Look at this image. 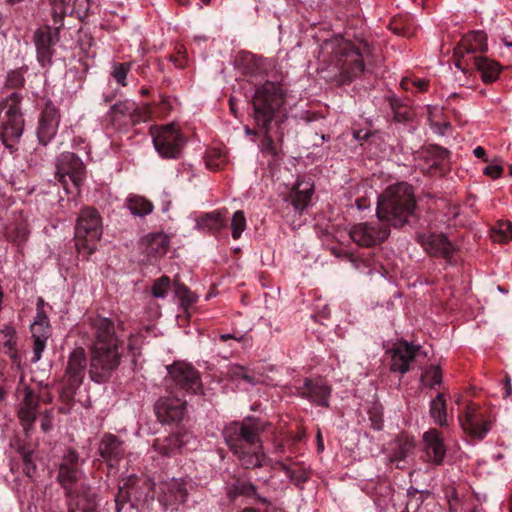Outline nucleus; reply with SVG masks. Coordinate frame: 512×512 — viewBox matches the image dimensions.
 <instances>
[{
    "label": "nucleus",
    "mask_w": 512,
    "mask_h": 512,
    "mask_svg": "<svg viewBox=\"0 0 512 512\" xmlns=\"http://www.w3.org/2000/svg\"><path fill=\"white\" fill-rule=\"evenodd\" d=\"M415 207L413 187L407 183H397L389 186L378 197L376 215L389 228H398L408 223Z\"/></svg>",
    "instance_id": "5"
},
{
    "label": "nucleus",
    "mask_w": 512,
    "mask_h": 512,
    "mask_svg": "<svg viewBox=\"0 0 512 512\" xmlns=\"http://www.w3.org/2000/svg\"><path fill=\"white\" fill-rule=\"evenodd\" d=\"M132 67L131 62H124V63H114L112 66V72L111 75L115 79V81L121 85L126 86V78L128 73L130 72Z\"/></svg>",
    "instance_id": "46"
},
{
    "label": "nucleus",
    "mask_w": 512,
    "mask_h": 512,
    "mask_svg": "<svg viewBox=\"0 0 512 512\" xmlns=\"http://www.w3.org/2000/svg\"><path fill=\"white\" fill-rule=\"evenodd\" d=\"M87 370V357L84 348L74 349L68 357L65 369L64 381L66 387L64 393L72 397L77 388L83 383Z\"/></svg>",
    "instance_id": "13"
},
{
    "label": "nucleus",
    "mask_w": 512,
    "mask_h": 512,
    "mask_svg": "<svg viewBox=\"0 0 512 512\" xmlns=\"http://www.w3.org/2000/svg\"><path fill=\"white\" fill-rule=\"evenodd\" d=\"M227 377L234 382H244L250 386H255L262 381V375L249 369L248 367L233 364L227 370Z\"/></svg>",
    "instance_id": "30"
},
{
    "label": "nucleus",
    "mask_w": 512,
    "mask_h": 512,
    "mask_svg": "<svg viewBox=\"0 0 512 512\" xmlns=\"http://www.w3.org/2000/svg\"><path fill=\"white\" fill-rule=\"evenodd\" d=\"M1 334L3 335L5 341L16 339V330L14 327L10 325H6L1 329Z\"/></svg>",
    "instance_id": "59"
},
{
    "label": "nucleus",
    "mask_w": 512,
    "mask_h": 512,
    "mask_svg": "<svg viewBox=\"0 0 512 512\" xmlns=\"http://www.w3.org/2000/svg\"><path fill=\"white\" fill-rule=\"evenodd\" d=\"M493 238L498 242H508L512 239V223L510 221H499L493 229Z\"/></svg>",
    "instance_id": "45"
},
{
    "label": "nucleus",
    "mask_w": 512,
    "mask_h": 512,
    "mask_svg": "<svg viewBox=\"0 0 512 512\" xmlns=\"http://www.w3.org/2000/svg\"><path fill=\"white\" fill-rule=\"evenodd\" d=\"M84 460H81L75 450H68L60 463L57 480L65 489L67 495L72 494V486L76 483L83 472L81 466Z\"/></svg>",
    "instance_id": "16"
},
{
    "label": "nucleus",
    "mask_w": 512,
    "mask_h": 512,
    "mask_svg": "<svg viewBox=\"0 0 512 512\" xmlns=\"http://www.w3.org/2000/svg\"><path fill=\"white\" fill-rule=\"evenodd\" d=\"M331 252L336 257L351 262L356 270L367 274L371 273V270L369 269L370 262L368 260L360 259L348 251L339 250L337 248H332Z\"/></svg>",
    "instance_id": "41"
},
{
    "label": "nucleus",
    "mask_w": 512,
    "mask_h": 512,
    "mask_svg": "<svg viewBox=\"0 0 512 512\" xmlns=\"http://www.w3.org/2000/svg\"><path fill=\"white\" fill-rule=\"evenodd\" d=\"M321 48L322 54L328 56L324 78L337 85L348 84L361 75L375 52V47L365 39L353 42L340 36L325 40Z\"/></svg>",
    "instance_id": "1"
},
{
    "label": "nucleus",
    "mask_w": 512,
    "mask_h": 512,
    "mask_svg": "<svg viewBox=\"0 0 512 512\" xmlns=\"http://www.w3.org/2000/svg\"><path fill=\"white\" fill-rule=\"evenodd\" d=\"M418 240L432 256L448 259L453 253V245L442 234L420 235Z\"/></svg>",
    "instance_id": "26"
},
{
    "label": "nucleus",
    "mask_w": 512,
    "mask_h": 512,
    "mask_svg": "<svg viewBox=\"0 0 512 512\" xmlns=\"http://www.w3.org/2000/svg\"><path fill=\"white\" fill-rule=\"evenodd\" d=\"M27 68H19L10 71L7 74L5 85L9 88H20L25 83L24 74L26 73Z\"/></svg>",
    "instance_id": "50"
},
{
    "label": "nucleus",
    "mask_w": 512,
    "mask_h": 512,
    "mask_svg": "<svg viewBox=\"0 0 512 512\" xmlns=\"http://www.w3.org/2000/svg\"><path fill=\"white\" fill-rule=\"evenodd\" d=\"M226 214V209L206 213L198 219L197 225L213 233L219 232L226 227Z\"/></svg>",
    "instance_id": "35"
},
{
    "label": "nucleus",
    "mask_w": 512,
    "mask_h": 512,
    "mask_svg": "<svg viewBox=\"0 0 512 512\" xmlns=\"http://www.w3.org/2000/svg\"><path fill=\"white\" fill-rule=\"evenodd\" d=\"M186 403L177 392L160 397L154 406L158 420L167 424L180 422L185 415Z\"/></svg>",
    "instance_id": "15"
},
{
    "label": "nucleus",
    "mask_w": 512,
    "mask_h": 512,
    "mask_svg": "<svg viewBox=\"0 0 512 512\" xmlns=\"http://www.w3.org/2000/svg\"><path fill=\"white\" fill-rule=\"evenodd\" d=\"M473 64L481 73L482 80L485 83L494 82L502 70V66L498 62L485 56H473Z\"/></svg>",
    "instance_id": "29"
},
{
    "label": "nucleus",
    "mask_w": 512,
    "mask_h": 512,
    "mask_svg": "<svg viewBox=\"0 0 512 512\" xmlns=\"http://www.w3.org/2000/svg\"><path fill=\"white\" fill-rule=\"evenodd\" d=\"M449 152L441 147H432L426 151V158L430 160V167L438 168L448 157Z\"/></svg>",
    "instance_id": "49"
},
{
    "label": "nucleus",
    "mask_w": 512,
    "mask_h": 512,
    "mask_svg": "<svg viewBox=\"0 0 512 512\" xmlns=\"http://www.w3.org/2000/svg\"><path fill=\"white\" fill-rule=\"evenodd\" d=\"M98 451L105 462L114 467L124 456L123 441L116 435L106 433L99 442Z\"/></svg>",
    "instance_id": "24"
},
{
    "label": "nucleus",
    "mask_w": 512,
    "mask_h": 512,
    "mask_svg": "<svg viewBox=\"0 0 512 512\" xmlns=\"http://www.w3.org/2000/svg\"><path fill=\"white\" fill-rule=\"evenodd\" d=\"M254 120L258 128L264 133L263 150L277 154L272 137L269 135L271 122L277 117H286V92L280 83L265 82L256 89L252 101Z\"/></svg>",
    "instance_id": "4"
},
{
    "label": "nucleus",
    "mask_w": 512,
    "mask_h": 512,
    "mask_svg": "<svg viewBox=\"0 0 512 512\" xmlns=\"http://www.w3.org/2000/svg\"><path fill=\"white\" fill-rule=\"evenodd\" d=\"M315 191L314 182L311 179L297 180L288 195L284 198L286 204L283 209V217L295 224V217L301 216L309 207Z\"/></svg>",
    "instance_id": "10"
},
{
    "label": "nucleus",
    "mask_w": 512,
    "mask_h": 512,
    "mask_svg": "<svg viewBox=\"0 0 512 512\" xmlns=\"http://www.w3.org/2000/svg\"><path fill=\"white\" fill-rule=\"evenodd\" d=\"M138 340V337H130L128 342V349L133 353V355H136L139 348L136 346V341Z\"/></svg>",
    "instance_id": "64"
},
{
    "label": "nucleus",
    "mask_w": 512,
    "mask_h": 512,
    "mask_svg": "<svg viewBox=\"0 0 512 512\" xmlns=\"http://www.w3.org/2000/svg\"><path fill=\"white\" fill-rule=\"evenodd\" d=\"M389 29L403 37H412L416 32L414 20L408 14L394 17L389 23Z\"/></svg>",
    "instance_id": "37"
},
{
    "label": "nucleus",
    "mask_w": 512,
    "mask_h": 512,
    "mask_svg": "<svg viewBox=\"0 0 512 512\" xmlns=\"http://www.w3.org/2000/svg\"><path fill=\"white\" fill-rule=\"evenodd\" d=\"M174 293L180 300L181 306L185 309L192 306L197 301V296L190 291V289L180 282L179 276L176 275L173 280Z\"/></svg>",
    "instance_id": "40"
},
{
    "label": "nucleus",
    "mask_w": 512,
    "mask_h": 512,
    "mask_svg": "<svg viewBox=\"0 0 512 512\" xmlns=\"http://www.w3.org/2000/svg\"><path fill=\"white\" fill-rule=\"evenodd\" d=\"M414 448L415 443L413 438H410L407 435L398 436L395 440L390 461L392 463H396V468L403 469L404 465H402V462L406 459V457H408Z\"/></svg>",
    "instance_id": "31"
},
{
    "label": "nucleus",
    "mask_w": 512,
    "mask_h": 512,
    "mask_svg": "<svg viewBox=\"0 0 512 512\" xmlns=\"http://www.w3.org/2000/svg\"><path fill=\"white\" fill-rule=\"evenodd\" d=\"M147 254L153 257L164 256L169 248V237L164 233H153L146 237Z\"/></svg>",
    "instance_id": "36"
},
{
    "label": "nucleus",
    "mask_w": 512,
    "mask_h": 512,
    "mask_svg": "<svg viewBox=\"0 0 512 512\" xmlns=\"http://www.w3.org/2000/svg\"><path fill=\"white\" fill-rule=\"evenodd\" d=\"M512 394V386H511V379L509 376H506L504 379V394L503 397L507 398Z\"/></svg>",
    "instance_id": "63"
},
{
    "label": "nucleus",
    "mask_w": 512,
    "mask_h": 512,
    "mask_svg": "<svg viewBox=\"0 0 512 512\" xmlns=\"http://www.w3.org/2000/svg\"><path fill=\"white\" fill-rule=\"evenodd\" d=\"M51 4L52 18L54 23V30H57V33L60 32V29L64 25V18L67 14V7L65 0H49Z\"/></svg>",
    "instance_id": "43"
},
{
    "label": "nucleus",
    "mask_w": 512,
    "mask_h": 512,
    "mask_svg": "<svg viewBox=\"0 0 512 512\" xmlns=\"http://www.w3.org/2000/svg\"><path fill=\"white\" fill-rule=\"evenodd\" d=\"M55 177L62 184V186L66 190V192L70 193L69 182H71V180L68 178V175L63 174V173H58L56 171Z\"/></svg>",
    "instance_id": "60"
},
{
    "label": "nucleus",
    "mask_w": 512,
    "mask_h": 512,
    "mask_svg": "<svg viewBox=\"0 0 512 512\" xmlns=\"http://www.w3.org/2000/svg\"><path fill=\"white\" fill-rule=\"evenodd\" d=\"M57 172L68 175L74 187L79 188L85 179V166L74 153L64 152L57 160Z\"/></svg>",
    "instance_id": "22"
},
{
    "label": "nucleus",
    "mask_w": 512,
    "mask_h": 512,
    "mask_svg": "<svg viewBox=\"0 0 512 512\" xmlns=\"http://www.w3.org/2000/svg\"><path fill=\"white\" fill-rule=\"evenodd\" d=\"M420 346H416L402 341L391 350V364L390 370L392 372H399L405 374L410 369V363L414 361Z\"/></svg>",
    "instance_id": "23"
},
{
    "label": "nucleus",
    "mask_w": 512,
    "mask_h": 512,
    "mask_svg": "<svg viewBox=\"0 0 512 512\" xmlns=\"http://www.w3.org/2000/svg\"><path fill=\"white\" fill-rule=\"evenodd\" d=\"M459 421L464 432L477 440H482L491 429V422L474 403L466 406L464 413L459 416Z\"/></svg>",
    "instance_id": "14"
},
{
    "label": "nucleus",
    "mask_w": 512,
    "mask_h": 512,
    "mask_svg": "<svg viewBox=\"0 0 512 512\" xmlns=\"http://www.w3.org/2000/svg\"><path fill=\"white\" fill-rule=\"evenodd\" d=\"M32 338L41 337V335L50 337V326L49 324H41L39 322H33L31 324Z\"/></svg>",
    "instance_id": "54"
},
{
    "label": "nucleus",
    "mask_w": 512,
    "mask_h": 512,
    "mask_svg": "<svg viewBox=\"0 0 512 512\" xmlns=\"http://www.w3.org/2000/svg\"><path fill=\"white\" fill-rule=\"evenodd\" d=\"M401 86L408 90L411 86L416 87L419 91L423 92L426 91L428 88V81L427 80H410V79H403L401 81Z\"/></svg>",
    "instance_id": "55"
},
{
    "label": "nucleus",
    "mask_w": 512,
    "mask_h": 512,
    "mask_svg": "<svg viewBox=\"0 0 512 512\" xmlns=\"http://www.w3.org/2000/svg\"><path fill=\"white\" fill-rule=\"evenodd\" d=\"M267 423L259 418L246 417L241 422H232L223 430L225 443L245 469L259 468L267 464L260 434Z\"/></svg>",
    "instance_id": "3"
},
{
    "label": "nucleus",
    "mask_w": 512,
    "mask_h": 512,
    "mask_svg": "<svg viewBox=\"0 0 512 512\" xmlns=\"http://www.w3.org/2000/svg\"><path fill=\"white\" fill-rule=\"evenodd\" d=\"M102 234L103 220L100 212L92 206L81 208L75 225V246L78 252L85 256L93 254Z\"/></svg>",
    "instance_id": "7"
},
{
    "label": "nucleus",
    "mask_w": 512,
    "mask_h": 512,
    "mask_svg": "<svg viewBox=\"0 0 512 512\" xmlns=\"http://www.w3.org/2000/svg\"><path fill=\"white\" fill-rule=\"evenodd\" d=\"M171 287V280L164 275L153 282L151 292L155 298H164Z\"/></svg>",
    "instance_id": "48"
},
{
    "label": "nucleus",
    "mask_w": 512,
    "mask_h": 512,
    "mask_svg": "<svg viewBox=\"0 0 512 512\" xmlns=\"http://www.w3.org/2000/svg\"><path fill=\"white\" fill-rule=\"evenodd\" d=\"M502 172H503L502 165L499 163H496V162H492L491 164L486 166L484 169V174L493 179L499 178L501 176Z\"/></svg>",
    "instance_id": "56"
},
{
    "label": "nucleus",
    "mask_w": 512,
    "mask_h": 512,
    "mask_svg": "<svg viewBox=\"0 0 512 512\" xmlns=\"http://www.w3.org/2000/svg\"><path fill=\"white\" fill-rule=\"evenodd\" d=\"M22 99L20 93L13 92L0 101V141L11 153L17 150L24 131Z\"/></svg>",
    "instance_id": "6"
},
{
    "label": "nucleus",
    "mask_w": 512,
    "mask_h": 512,
    "mask_svg": "<svg viewBox=\"0 0 512 512\" xmlns=\"http://www.w3.org/2000/svg\"><path fill=\"white\" fill-rule=\"evenodd\" d=\"M168 378H166L167 390L169 394L174 390L197 393L201 388L200 376L198 371L185 362H175L167 367Z\"/></svg>",
    "instance_id": "11"
},
{
    "label": "nucleus",
    "mask_w": 512,
    "mask_h": 512,
    "mask_svg": "<svg viewBox=\"0 0 512 512\" xmlns=\"http://www.w3.org/2000/svg\"><path fill=\"white\" fill-rule=\"evenodd\" d=\"M424 458L429 464L439 466L446 457V446L442 433L436 428H430L423 434Z\"/></svg>",
    "instance_id": "21"
},
{
    "label": "nucleus",
    "mask_w": 512,
    "mask_h": 512,
    "mask_svg": "<svg viewBox=\"0 0 512 512\" xmlns=\"http://www.w3.org/2000/svg\"><path fill=\"white\" fill-rule=\"evenodd\" d=\"M59 41V33L48 25L36 29L33 35V42L36 48L37 61L42 67L52 63L54 55L53 46Z\"/></svg>",
    "instance_id": "18"
},
{
    "label": "nucleus",
    "mask_w": 512,
    "mask_h": 512,
    "mask_svg": "<svg viewBox=\"0 0 512 512\" xmlns=\"http://www.w3.org/2000/svg\"><path fill=\"white\" fill-rule=\"evenodd\" d=\"M296 392L316 406L329 407L332 388L323 378H305L303 384L296 387Z\"/></svg>",
    "instance_id": "17"
},
{
    "label": "nucleus",
    "mask_w": 512,
    "mask_h": 512,
    "mask_svg": "<svg viewBox=\"0 0 512 512\" xmlns=\"http://www.w3.org/2000/svg\"><path fill=\"white\" fill-rule=\"evenodd\" d=\"M127 207L135 216H146L153 211V204L142 196H131L127 199Z\"/></svg>",
    "instance_id": "38"
},
{
    "label": "nucleus",
    "mask_w": 512,
    "mask_h": 512,
    "mask_svg": "<svg viewBox=\"0 0 512 512\" xmlns=\"http://www.w3.org/2000/svg\"><path fill=\"white\" fill-rule=\"evenodd\" d=\"M111 110L114 117H117L118 115H130L133 122L145 120L146 117L150 114L149 105H145L142 115L140 109L136 107L135 103L130 101L116 103L112 106Z\"/></svg>",
    "instance_id": "34"
},
{
    "label": "nucleus",
    "mask_w": 512,
    "mask_h": 512,
    "mask_svg": "<svg viewBox=\"0 0 512 512\" xmlns=\"http://www.w3.org/2000/svg\"><path fill=\"white\" fill-rule=\"evenodd\" d=\"M89 323L93 337L89 375L93 382L102 384L112 378L120 365V341L111 319L101 316L90 317Z\"/></svg>",
    "instance_id": "2"
},
{
    "label": "nucleus",
    "mask_w": 512,
    "mask_h": 512,
    "mask_svg": "<svg viewBox=\"0 0 512 512\" xmlns=\"http://www.w3.org/2000/svg\"><path fill=\"white\" fill-rule=\"evenodd\" d=\"M229 339H234V340L240 342V341H242L244 339V336L243 335H237L235 333H233V334L227 333V334H221L220 335V340L222 342H226Z\"/></svg>",
    "instance_id": "62"
},
{
    "label": "nucleus",
    "mask_w": 512,
    "mask_h": 512,
    "mask_svg": "<svg viewBox=\"0 0 512 512\" xmlns=\"http://www.w3.org/2000/svg\"><path fill=\"white\" fill-rule=\"evenodd\" d=\"M195 488V483L188 478H171L159 483L156 496L163 512L178 511L186 504L188 496Z\"/></svg>",
    "instance_id": "8"
},
{
    "label": "nucleus",
    "mask_w": 512,
    "mask_h": 512,
    "mask_svg": "<svg viewBox=\"0 0 512 512\" xmlns=\"http://www.w3.org/2000/svg\"><path fill=\"white\" fill-rule=\"evenodd\" d=\"M421 383L429 388H434L442 383V372L438 365H431L421 375Z\"/></svg>",
    "instance_id": "44"
},
{
    "label": "nucleus",
    "mask_w": 512,
    "mask_h": 512,
    "mask_svg": "<svg viewBox=\"0 0 512 512\" xmlns=\"http://www.w3.org/2000/svg\"><path fill=\"white\" fill-rule=\"evenodd\" d=\"M5 354L14 362L19 363L16 339L6 340L3 343Z\"/></svg>",
    "instance_id": "53"
},
{
    "label": "nucleus",
    "mask_w": 512,
    "mask_h": 512,
    "mask_svg": "<svg viewBox=\"0 0 512 512\" xmlns=\"http://www.w3.org/2000/svg\"><path fill=\"white\" fill-rule=\"evenodd\" d=\"M73 495L74 498L70 503L68 512H97L98 495L94 488L81 485L78 490H72V494L70 496Z\"/></svg>",
    "instance_id": "25"
},
{
    "label": "nucleus",
    "mask_w": 512,
    "mask_h": 512,
    "mask_svg": "<svg viewBox=\"0 0 512 512\" xmlns=\"http://www.w3.org/2000/svg\"><path fill=\"white\" fill-rule=\"evenodd\" d=\"M47 340V336L44 335H41L40 338H33V357L31 359V362L36 363L41 359L42 353L46 347Z\"/></svg>",
    "instance_id": "52"
},
{
    "label": "nucleus",
    "mask_w": 512,
    "mask_h": 512,
    "mask_svg": "<svg viewBox=\"0 0 512 512\" xmlns=\"http://www.w3.org/2000/svg\"><path fill=\"white\" fill-rule=\"evenodd\" d=\"M430 495L428 490H418L415 487H410L407 490L408 501H412L414 512H417L424 500Z\"/></svg>",
    "instance_id": "51"
},
{
    "label": "nucleus",
    "mask_w": 512,
    "mask_h": 512,
    "mask_svg": "<svg viewBox=\"0 0 512 512\" xmlns=\"http://www.w3.org/2000/svg\"><path fill=\"white\" fill-rule=\"evenodd\" d=\"M349 235L354 243L361 247H373L384 242L390 235L389 225L377 218L376 221L363 222L351 227Z\"/></svg>",
    "instance_id": "12"
},
{
    "label": "nucleus",
    "mask_w": 512,
    "mask_h": 512,
    "mask_svg": "<svg viewBox=\"0 0 512 512\" xmlns=\"http://www.w3.org/2000/svg\"><path fill=\"white\" fill-rule=\"evenodd\" d=\"M29 230L25 222L11 224L6 228L5 236L8 241L20 246L26 242Z\"/></svg>",
    "instance_id": "39"
},
{
    "label": "nucleus",
    "mask_w": 512,
    "mask_h": 512,
    "mask_svg": "<svg viewBox=\"0 0 512 512\" xmlns=\"http://www.w3.org/2000/svg\"><path fill=\"white\" fill-rule=\"evenodd\" d=\"M191 442H195L192 433L188 431H177L163 438H156L152 448L163 457H171L182 451Z\"/></svg>",
    "instance_id": "19"
},
{
    "label": "nucleus",
    "mask_w": 512,
    "mask_h": 512,
    "mask_svg": "<svg viewBox=\"0 0 512 512\" xmlns=\"http://www.w3.org/2000/svg\"><path fill=\"white\" fill-rule=\"evenodd\" d=\"M429 415L433 422L440 427H447L448 411L447 400L444 393H438L429 404Z\"/></svg>",
    "instance_id": "32"
},
{
    "label": "nucleus",
    "mask_w": 512,
    "mask_h": 512,
    "mask_svg": "<svg viewBox=\"0 0 512 512\" xmlns=\"http://www.w3.org/2000/svg\"><path fill=\"white\" fill-rule=\"evenodd\" d=\"M153 145L162 158L180 157L186 138L175 123L166 124L151 130Z\"/></svg>",
    "instance_id": "9"
},
{
    "label": "nucleus",
    "mask_w": 512,
    "mask_h": 512,
    "mask_svg": "<svg viewBox=\"0 0 512 512\" xmlns=\"http://www.w3.org/2000/svg\"><path fill=\"white\" fill-rule=\"evenodd\" d=\"M273 467L274 468H279L281 469L282 471L285 472V474L290 478V479H295V475H294V471L284 462V461H275L274 464H273Z\"/></svg>",
    "instance_id": "58"
},
{
    "label": "nucleus",
    "mask_w": 512,
    "mask_h": 512,
    "mask_svg": "<svg viewBox=\"0 0 512 512\" xmlns=\"http://www.w3.org/2000/svg\"><path fill=\"white\" fill-rule=\"evenodd\" d=\"M228 494L231 498L238 496L252 497L256 495V486L249 481L237 479L229 487Z\"/></svg>",
    "instance_id": "42"
},
{
    "label": "nucleus",
    "mask_w": 512,
    "mask_h": 512,
    "mask_svg": "<svg viewBox=\"0 0 512 512\" xmlns=\"http://www.w3.org/2000/svg\"><path fill=\"white\" fill-rule=\"evenodd\" d=\"M230 226L233 239H239L246 229V218L242 210H238L233 214Z\"/></svg>",
    "instance_id": "47"
},
{
    "label": "nucleus",
    "mask_w": 512,
    "mask_h": 512,
    "mask_svg": "<svg viewBox=\"0 0 512 512\" xmlns=\"http://www.w3.org/2000/svg\"><path fill=\"white\" fill-rule=\"evenodd\" d=\"M139 479L135 475L128 476L123 480V484L119 486L115 496V510L121 512L126 506L133 507L131 503V492L137 486Z\"/></svg>",
    "instance_id": "33"
},
{
    "label": "nucleus",
    "mask_w": 512,
    "mask_h": 512,
    "mask_svg": "<svg viewBox=\"0 0 512 512\" xmlns=\"http://www.w3.org/2000/svg\"><path fill=\"white\" fill-rule=\"evenodd\" d=\"M74 7L79 17L86 16L90 9V0H74Z\"/></svg>",
    "instance_id": "57"
},
{
    "label": "nucleus",
    "mask_w": 512,
    "mask_h": 512,
    "mask_svg": "<svg viewBox=\"0 0 512 512\" xmlns=\"http://www.w3.org/2000/svg\"><path fill=\"white\" fill-rule=\"evenodd\" d=\"M60 123V113L58 109L47 102L41 113L38 122L37 138L41 145L46 146L55 137Z\"/></svg>",
    "instance_id": "20"
},
{
    "label": "nucleus",
    "mask_w": 512,
    "mask_h": 512,
    "mask_svg": "<svg viewBox=\"0 0 512 512\" xmlns=\"http://www.w3.org/2000/svg\"><path fill=\"white\" fill-rule=\"evenodd\" d=\"M38 402L31 388L24 389V398L18 409V417L25 431H28L36 420Z\"/></svg>",
    "instance_id": "27"
},
{
    "label": "nucleus",
    "mask_w": 512,
    "mask_h": 512,
    "mask_svg": "<svg viewBox=\"0 0 512 512\" xmlns=\"http://www.w3.org/2000/svg\"><path fill=\"white\" fill-rule=\"evenodd\" d=\"M487 48V35L483 31H473L463 37L458 47L455 49V55L463 56L464 53L473 54L477 51L485 52Z\"/></svg>",
    "instance_id": "28"
},
{
    "label": "nucleus",
    "mask_w": 512,
    "mask_h": 512,
    "mask_svg": "<svg viewBox=\"0 0 512 512\" xmlns=\"http://www.w3.org/2000/svg\"><path fill=\"white\" fill-rule=\"evenodd\" d=\"M33 322H39L41 324H49L48 318L43 310V308L37 309V315Z\"/></svg>",
    "instance_id": "61"
}]
</instances>
